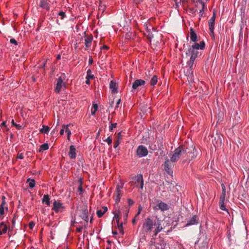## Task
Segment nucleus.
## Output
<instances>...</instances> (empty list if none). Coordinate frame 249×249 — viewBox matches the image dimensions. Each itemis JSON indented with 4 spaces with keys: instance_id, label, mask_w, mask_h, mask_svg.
<instances>
[{
    "instance_id": "obj_1",
    "label": "nucleus",
    "mask_w": 249,
    "mask_h": 249,
    "mask_svg": "<svg viewBox=\"0 0 249 249\" xmlns=\"http://www.w3.org/2000/svg\"><path fill=\"white\" fill-rule=\"evenodd\" d=\"M159 218L157 216H150L144 219L142 224V229L147 233L152 231L154 226H157L158 224Z\"/></svg>"
},
{
    "instance_id": "obj_2",
    "label": "nucleus",
    "mask_w": 249,
    "mask_h": 249,
    "mask_svg": "<svg viewBox=\"0 0 249 249\" xmlns=\"http://www.w3.org/2000/svg\"><path fill=\"white\" fill-rule=\"evenodd\" d=\"M183 154L185 155H190L193 154L194 156L199 154L198 151L196 149L194 145L190 146L183 145Z\"/></svg>"
},
{
    "instance_id": "obj_3",
    "label": "nucleus",
    "mask_w": 249,
    "mask_h": 249,
    "mask_svg": "<svg viewBox=\"0 0 249 249\" xmlns=\"http://www.w3.org/2000/svg\"><path fill=\"white\" fill-rule=\"evenodd\" d=\"M164 170L169 175H172L173 173V168L174 164L172 163V161H169L167 158L166 159L165 161L163 164Z\"/></svg>"
},
{
    "instance_id": "obj_4",
    "label": "nucleus",
    "mask_w": 249,
    "mask_h": 249,
    "mask_svg": "<svg viewBox=\"0 0 249 249\" xmlns=\"http://www.w3.org/2000/svg\"><path fill=\"white\" fill-rule=\"evenodd\" d=\"M157 205L153 208L155 210H160L162 212H164L169 210L170 208L167 204L160 200H157Z\"/></svg>"
},
{
    "instance_id": "obj_5",
    "label": "nucleus",
    "mask_w": 249,
    "mask_h": 249,
    "mask_svg": "<svg viewBox=\"0 0 249 249\" xmlns=\"http://www.w3.org/2000/svg\"><path fill=\"white\" fill-rule=\"evenodd\" d=\"M65 209V207L63 206V203L54 200L52 210L54 211L56 213H58L59 212H62Z\"/></svg>"
},
{
    "instance_id": "obj_6",
    "label": "nucleus",
    "mask_w": 249,
    "mask_h": 249,
    "mask_svg": "<svg viewBox=\"0 0 249 249\" xmlns=\"http://www.w3.org/2000/svg\"><path fill=\"white\" fill-rule=\"evenodd\" d=\"M216 18V14L215 12H213V15L211 19L209 21V30L211 32L210 35L213 36V37L214 36V22Z\"/></svg>"
},
{
    "instance_id": "obj_7",
    "label": "nucleus",
    "mask_w": 249,
    "mask_h": 249,
    "mask_svg": "<svg viewBox=\"0 0 249 249\" xmlns=\"http://www.w3.org/2000/svg\"><path fill=\"white\" fill-rule=\"evenodd\" d=\"M132 182H134L135 184L140 183V188L141 189H143L144 185V182L143 179V177L142 174L138 175L137 176H135L132 178Z\"/></svg>"
},
{
    "instance_id": "obj_8",
    "label": "nucleus",
    "mask_w": 249,
    "mask_h": 249,
    "mask_svg": "<svg viewBox=\"0 0 249 249\" xmlns=\"http://www.w3.org/2000/svg\"><path fill=\"white\" fill-rule=\"evenodd\" d=\"M85 34V44L86 46V50H87L91 46L92 41L93 40V36L91 34L88 35H87L86 32H84Z\"/></svg>"
},
{
    "instance_id": "obj_9",
    "label": "nucleus",
    "mask_w": 249,
    "mask_h": 249,
    "mask_svg": "<svg viewBox=\"0 0 249 249\" xmlns=\"http://www.w3.org/2000/svg\"><path fill=\"white\" fill-rule=\"evenodd\" d=\"M148 153V150L145 146L141 145L138 147L137 149V156H147Z\"/></svg>"
},
{
    "instance_id": "obj_10",
    "label": "nucleus",
    "mask_w": 249,
    "mask_h": 249,
    "mask_svg": "<svg viewBox=\"0 0 249 249\" xmlns=\"http://www.w3.org/2000/svg\"><path fill=\"white\" fill-rule=\"evenodd\" d=\"M88 206L86 205L81 210V213L80 214V216L81 218L84 220L87 223L88 222L89 216H88Z\"/></svg>"
},
{
    "instance_id": "obj_11",
    "label": "nucleus",
    "mask_w": 249,
    "mask_h": 249,
    "mask_svg": "<svg viewBox=\"0 0 249 249\" xmlns=\"http://www.w3.org/2000/svg\"><path fill=\"white\" fill-rule=\"evenodd\" d=\"M145 81L142 79H137L132 84V89L133 90H139L140 87L145 84Z\"/></svg>"
},
{
    "instance_id": "obj_12",
    "label": "nucleus",
    "mask_w": 249,
    "mask_h": 249,
    "mask_svg": "<svg viewBox=\"0 0 249 249\" xmlns=\"http://www.w3.org/2000/svg\"><path fill=\"white\" fill-rule=\"evenodd\" d=\"M198 220L199 218H198V217L196 215H195L190 219L187 221L185 227L197 224L198 223Z\"/></svg>"
},
{
    "instance_id": "obj_13",
    "label": "nucleus",
    "mask_w": 249,
    "mask_h": 249,
    "mask_svg": "<svg viewBox=\"0 0 249 249\" xmlns=\"http://www.w3.org/2000/svg\"><path fill=\"white\" fill-rule=\"evenodd\" d=\"M63 80L62 76H60L57 80L56 86L55 89V91L56 93H59L61 91L62 87Z\"/></svg>"
},
{
    "instance_id": "obj_14",
    "label": "nucleus",
    "mask_w": 249,
    "mask_h": 249,
    "mask_svg": "<svg viewBox=\"0 0 249 249\" xmlns=\"http://www.w3.org/2000/svg\"><path fill=\"white\" fill-rule=\"evenodd\" d=\"M223 139V136L222 135L216 133V136L214 137V139L213 141V143L214 144V141H215V144L217 145H221Z\"/></svg>"
},
{
    "instance_id": "obj_15",
    "label": "nucleus",
    "mask_w": 249,
    "mask_h": 249,
    "mask_svg": "<svg viewBox=\"0 0 249 249\" xmlns=\"http://www.w3.org/2000/svg\"><path fill=\"white\" fill-rule=\"evenodd\" d=\"M122 188H123L122 186L120 187V186L119 185H117L116 190V193H117V195H116V198H115L116 203H118L120 201L121 197L122 196L121 191L120 189Z\"/></svg>"
},
{
    "instance_id": "obj_16",
    "label": "nucleus",
    "mask_w": 249,
    "mask_h": 249,
    "mask_svg": "<svg viewBox=\"0 0 249 249\" xmlns=\"http://www.w3.org/2000/svg\"><path fill=\"white\" fill-rule=\"evenodd\" d=\"M39 6L47 10H49L50 9V4L48 2L47 0H41L40 1Z\"/></svg>"
},
{
    "instance_id": "obj_17",
    "label": "nucleus",
    "mask_w": 249,
    "mask_h": 249,
    "mask_svg": "<svg viewBox=\"0 0 249 249\" xmlns=\"http://www.w3.org/2000/svg\"><path fill=\"white\" fill-rule=\"evenodd\" d=\"M190 31V38L192 41L196 42L197 41V36L194 29L191 28Z\"/></svg>"
},
{
    "instance_id": "obj_18",
    "label": "nucleus",
    "mask_w": 249,
    "mask_h": 249,
    "mask_svg": "<svg viewBox=\"0 0 249 249\" xmlns=\"http://www.w3.org/2000/svg\"><path fill=\"white\" fill-rule=\"evenodd\" d=\"M183 145L180 146L175 149V154L172 156H180L183 155Z\"/></svg>"
},
{
    "instance_id": "obj_19",
    "label": "nucleus",
    "mask_w": 249,
    "mask_h": 249,
    "mask_svg": "<svg viewBox=\"0 0 249 249\" xmlns=\"http://www.w3.org/2000/svg\"><path fill=\"white\" fill-rule=\"evenodd\" d=\"M42 202L43 204H46L48 206L50 205V198L48 195H44L43 196Z\"/></svg>"
},
{
    "instance_id": "obj_20",
    "label": "nucleus",
    "mask_w": 249,
    "mask_h": 249,
    "mask_svg": "<svg viewBox=\"0 0 249 249\" xmlns=\"http://www.w3.org/2000/svg\"><path fill=\"white\" fill-rule=\"evenodd\" d=\"M116 83L113 81H111L110 82L109 88L110 89H112V92L113 93H117L118 92L117 88L116 87Z\"/></svg>"
},
{
    "instance_id": "obj_21",
    "label": "nucleus",
    "mask_w": 249,
    "mask_h": 249,
    "mask_svg": "<svg viewBox=\"0 0 249 249\" xmlns=\"http://www.w3.org/2000/svg\"><path fill=\"white\" fill-rule=\"evenodd\" d=\"M76 154V150L74 145H71L69 152V156H75Z\"/></svg>"
},
{
    "instance_id": "obj_22",
    "label": "nucleus",
    "mask_w": 249,
    "mask_h": 249,
    "mask_svg": "<svg viewBox=\"0 0 249 249\" xmlns=\"http://www.w3.org/2000/svg\"><path fill=\"white\" fill-rule=\"evenodd\" d=\"M49 149V145L47 143H45L40 145L39 149L37 150L39 152L46 150Z\"/></svg>"
},
{
    "instance_id": "obj_23",
    "label": "nucleus",
    "mask_w": 249,
    "mask_h": 249,
    "mask_svg": "<svg viewBox=\"0 0 249 249\" xmlns=\"http://www.w3.org/2000/svg\"><path fill=\"white\" fill-rule=\"evenodd\" d=\"M157 227L155 229L154 231V235L156 236L157 234L160 232L161 230L162 229V227L160 226V220L158 221V224L157 226Z\"/></svg>"
},
{
    "instance_id": "obj_24",
    "label": "nucleus",
    "mask_w": 249,
    "mask_h": 249,
    "mask_svg": "<svg viewBox=\"0 0 249 249\" xmlns=\"http://www.w3.org/2000/svg\"><path fill=\"white\" fill-rule=\"evenodd\" d=\"M50 130V127L47 125H43V128L39 131L41 133L47 134Z\"/></svg>"
},
{
    "instance_id": "obj_25",
    "label": "nucleus",
    "mask_w": 249,
    "mask_h": 249,
    "mask_svg": "<svg viewBox=\"0 0 249 249\" xmlns=\"http://www.w3.org/2000/svg\"><path fill=\"white\" fill-rule=\"evenodd\" d=\"M29 182V187L30 188H33L35 186V180L34 179L28 178L27 182Z\"/></svg>"
},
{
    "instance_id": "obj_26",
    "label": "nucleus",
    "mask_w": 249,
    "mask_h": 249,
    "mask_svg": "<svg viewBox=\"0 0 249 249\" xmlns=\"http://www.w3.org/2000/svg\"><path fill=\"white\" fill-rule=\"evenodd\" d=\"M120 212L119 210H118L117 212H113V214H114V218L116 219L117 224H119V222H120Z\"/></svg>"
},
{
    "instance_id": "obj_27",
    "label": "nucleus",
    "mask_w": 249,
    "mask_h": 249,
    "mask_svg": "<svg viewBox=\"0 0 249 249\" xmlns=\"http://www.w3.org/2000/svg\"><path fill=\"white\" fill-rule=\"evenodd\" d=\"M158 82V77L156 75H154L150 80V85L154 86Z\"/></svg>"
},
{
    "instance_id": "obj_28",
    "label": "nucleus",
    "mask_w": 249,
    "mask_h": 249,
    "mask_svg": "<svg viewBox=\"0 0 249 249\" xmlns=\"http://www.w3.org/2000/svg\"><path fill=\"white\" fill-rule=\"evenodd\" d=\"M79 181L80 182V185H79V186L78 187V191L80 192L79 195H81V194H83V193L84 192V189H83V187H82V178H80L79 179Z\"/></svg>"
},
{
    "instance_id": "obj_29",
    "label": "nucleus",
    "mask_w": 249,
    "mask_h": 249,
    "mask_svg": "<svg viewBox=\"0 0 249 249\" xmlns=\"http://www.w3.org/2000/svg\"><path fill=\"white\" fill-rule=\"evenodd\" d=\"M62 126H63V127H64L65 128V131L67 133L68 139V140H69L70 136L71 135V132L68 127L69 125H63Z\"/></svg>"
},
{
    "instance_id": "obj_30",
    "label": "nucleus",
    "mask_w": 249,
    "mask_h": 249,
    "mask_svg": "<svg viewBox=\"0 0 249 249\" xmlns=\"http://www.w3.org/2000/svg\"><path fill=\"white\" fill-rule=\"evenodd\" d=\"M98 110V105L97 104H93L92 106V108L91 109V114L95 115L96 112Z\"/></svg>"
},
{
    "instance_id": "obj_31",
    "label": "nucleus",
    "mask_w": 249,
    "mask_h": 249,
    "mask_svg": "<svg viewBox=\"0 0 249 249\" xmlns=\"http://www.w3.org/2000/svg\"><path fill=\"white\" fill-rule=\"evenodd\" d=\"M129 209L127 208L126 207L125 208V210H124L123 217H124V220L125 221L127 220V216H128V213H129Z\"/></svg>"
},
{
    "instance_id": "obj_32",
    "label": "nucleus",
    "mask_w": 249,
    "mask_h": 249,
    "mask_svg": "<svg viewBox=\"0 0 249 249\" xmlns=\"http://www.w3.org/2000/svg\"><path fill=\"white\" fill-rule=\"evenodd\" d=\"M87 76L86 77L93 79L94 78V75L91 74V71L90 69H89L87 72Z\"/></svg>"
},
{
    "instance_id": "obj_33",
    "label": "nucleus",
    "mask_w": 249,
    "mask_h": 249,
    "mask_svg": "<svg viewBox=\"0 0 249 249\" xmlns=\"http://www.w3.org/2000/svg\"><path fill=\"white\" fill-rule=\"evenodd\" d=\"M192 50H194L200 49V45L198 43L195 42V43L191 47Z\"/></svg>"
},
{
    "instance_id": "obj_34",
    "label": "nucleus",
    "mask_w": 249,
    "mask_h": 249,
    "mask_svg": "<svg viewBox=\"0 0 249 249\" xmlns=\"http://www.w3.org/2000/svg\"><path fill=\"white\" fill-rule=\"evenodd\" d=\"M96 213L98 217L100 218L103 216L105 213L102 210H99L97 211Z\"/></svg>"
},
{
    "instance_id": "obj_35",
    "label": "nucleus",
    "mask_w": 249,
    "mask_h": 249,
    "mask_svg": "<svg viewBox=\"0 0 249 249\" xmlns=\"http://www.w3.org/2000/svg\"><path fill=\"white\" fill-rule=\"evenodd\" d=\"M179 158V157H171V159L169 160V161H172V163L174 164L175 162L178 160Z\"/></svg>"
},
{
    "instance_id": "obj_36",
    "label": "nucleus",
    "mask_w": 249,
    "mask_h": 249,
    "mask_svg": "<svg viewBox=\"0 0 249 249\" xmlns=\"http://www.w3.org/2000/svg\"><path fill=\"white\" fill-rule=\"evenodd\" d=\"M219 206H220V208L221 210H222L223 211H227V210L226 209L225 206L224 205V202H219Z\"/></svg>"
},
{
    "instance_id": "obj_37",
    "label": "nucleus",
    "mask_w": 249,
    "mask_h": 249,
    "mask_svg": "<svg viewBox=\"0 0 249 249\" xmlns=\"http://www.w3.org/2000/svg\"><path fill=\"white\" fill-rule=\"evenodd\" d=\"M4 209L2 208V206H0V217L3 218V215L4 214Z\"/></svg>"
},
{
    "instance_id": "obj_38",
    "label": "nucleus",
    "mask_w": 249,
    "mask_h": 249,
    "mask_svg": "<svg viewBox=\"0 0 249 249\" xmlns=\"http://www.w3.org/2000/svg\"><path fill=\"white\" fill-rule=\"evenodd\" d=\"M120 144L119 139H116L114 142V147L116 148Z\"/></svg>"
},
{
    "instance_id": "obj_39",
    "label": "nucleus",
    "mask_w": 249,
    "mask_h": 249,
    "mask_svg": "<svg viewBox=\"0 0 249 249\" xmlns=\"http://www.w3.org/2000/svg\"><path fill=\"white\" fill-rule=\"evenodd\" d=\"M117 123H111L110 125L109 126V131H111L114 128H116L117 127Z\"/></svg>"
},
{
    "instance_id": "obj_40",
    "label": "nucleus",
    "mask_w": 249,
    "mask_h": 249,
    "mask_svg": "<svg viewBox=\"0 0 249 249\" xmlns=\"http://www.w3.org/2000/svg\"><path fill=\"white\" fill-rule=\"evenodd\" d=\"M0 126L3 129H4V128H5L6 131L9 130V128H7V126L6 125V122H3L1 124Z\"/></svg>"
},
{
    "instance_id": "obj_41",
    "label": "nucleus",
    "mask_w": 249,
    "mask_h": 249,
    "mask_svg": "<svg viewBox=\"0 0 249 249\" xmlns=\"http://www.w3.org/2000/svg\"><path fill=\"white\" fill-rule=\"evenodd\" d=\"M105 141L107 142L108 145H111L112 143V138L110 136L108 137L107 139L105 140Z\"/></svg>"
},
{
    "instance_id": "obj_42",
    "label": "nucleus",
    "mask_w": 249,
    "mask_h": 249,
    "mask_svg": "<svg viewBox=\"0 0 249 249\" xmlns=\"http://www.w3.org/2000/svg\"><path fill=\"white\" fill-rule=\"evenodd\" d=\"M192 50L191 47L188 49V50L186 52V54L188 56L192 55Z\"/></svg>"
},
{
    "instance_id": "obj_43",
    "label": "nucleus",
    "mask_w": 249,
    "mask_h": 249,
    "mask_svg": "<svg viewBox=\"0 0 249 249\" xmlns=\"http://www.w3.org/2000/svg\"><path fill=\"white\" fill-rule=\"evenodd\" d=\"M225 196H226V195L221 194V195L220 197L219 202H224Z\"/></svg>"
},
{
    "instance_id": "obj_44",
    "label": "nucleus",
    "mask_w": 249,
    "mask_h": 249,
    "mask_svg": "<svg viewBox=\"0 0 249 249\" xmlns=\"http://www.w3.org/2000/svg\"><path fill=\"white\" fill-rule=\"evenodd\" d=\"M199 44L200 45L201 50H203L204 49L205 46V43L204 41H201L200 43H199Z\"/></svg>"
},
{
    "instance_id": "obj_45",
    "label": "nucleus",
    "mask_w": 249,
    "mask_h": 249,
    "mask_svg": "<svg viewBox=\"0 0 249 249\" xmlns=\"http://www.w3.org/2000/svg\"><path fill=\"white\" fill-rule=\"evenodd\" d=\"M58 15L61 16V19H63L66 17L65 13L62 11L59 12Z\"/></svg>"
},
{
    "instance_id": "obj_46",
    "label": "nucleus",
    "mask_w": 249,
    "mask_h": 249,
    "mask_svg": "<svg viewBox=\"0 0 249 249\" xmlns=\"http://www.w3.org/2000/svg\"><path fill=\"white\" fill-rule=\"evenodd\" d=\"M142 209V206L141 205H140L139 206V207H138V212H137V213L136 214V216H138L139 215V214H140Z\"/></svg>"
},
{
    "instance_id": "obj_47",
    "label": "nucleus",
    "mask_w": 249,
    "mask_h": 249,
    "mask_svg": "<svg viewBox=\"0 0 249 249\" xmlns=\"http://www.w3.org/2000/svg\"><path fill=\"white\" fill-rule=\"evenodd\" d=\"M35 225V223L33 221H31L29 224V227L30 229H33Z\"/></svg>"
},
{
    "instance_id": "obj_48",
    "label": "nucleus",
    "mask_w": 249,
    "mask_h": 249,
    "mask_svg": "<svg viewBox=\"0 0 249 249\" xmlns=\"http://www.w3.org/2000/svg\"><path fill=\"white\" fill-rule=\"evenodd\" d=\"M127 201L129 206H132L134 203V201L130 198H128Z\"/></svg>"
},
{
    "instance_id": "obj_49",
    "label": "nucleus",
    "mask_w": 249,
    "mask_h": 249,
    "mask_svg": "<svg viewBox=\"0 0 249 249\" xmlns=\"http://www.w3.org/2000/svg\"><path fill=\"white\" fill-rule=\"evenodd\" d=\"M194 62H192L191 61H189L188 62H187V64L188 65V66H189L190 67V69L191 70H192L193 68V64H194Z\"/></svg>"
},
{
    "instance_id": "obj_50",
    "label": "nucleus",
    "mask_w": 249,
    "mask_h": 249,
    "mask_svg": "<svg viewBox=\"0 0 249 249\" xmlns=\"http://www.w3.org/2000/svg\"><path fill=\"white\" fill-rule=\"evenodd\" d=\"M199 53V52L197 51V50H192V54L193 55H195V56H198V54Z\"/></svg>"
},
{
    "instance_id": "obj_51",
    "label": "nucleus",
    "mask_w": 249,
    "mask_h": 249,
    "mask_svg": "<svg viewBox=\"0 0 249 249\" xmlns=\"http://www.w3.org/2000/svg\"><path fill=\"white\" fill-rule=\"evenodd\" d=\"M10 42L11 43L14 44L15 45H18V42L14 38H11L10 39Z\"/></svg>"
},
{
    "instance_id": "obj_52",
    "label": "nucleus",
    "mask_w": 249,
    "mask_h": 249,
    "mask_svg": "<svg viewBox=\"0 0 249 249\" xmlns=\"http://www.w3.org/2000/svg\"><path fill=\"white\" fill-rule=\"evenodd\" d=\"M99 8H103V11H104L105 9V7L106 6L105 5H103L102 4V0H100V1H99Z\"/></svg>"
},
{
    "instance_id": "obj_53",
    "label": "nucleus",
    "mask_w": 249,
    "mask_h": 249,
    "mask_svg": "<svg viewBox=\"0 0 249 249\" xmlns=\"http://www.w3.org/2000/svg\"><path fill=\"white\" fill-rule=\"evenodd\" d=\"M197 57V56H195V55H193V54H192V55L191 56V57H190V60H189V61H192V62H194V61H195V60L196 58Z\"/></svg>"
},
{
    "instance_id": "obj_54",
    "label": "nucleus",
    "mask_w": 249,
    "mask_h": 249,
    "mask_svg": "<svg viewBox=\"0 0 249 249\" xmlns=\"http://www.w3.org/2000/svg\"><path fill=\"white\" fill-rule=\"evenodd\" d=\"M125 38L127 39H129L131 38V34L129 33H127L125 35Z\"/></svg>"
},
{
    "instance_id": "obj_55",
    "label": "nucleus",
    "mask_w": 249,
    "mask_h": 249,
    "mask_svg": "<svg viewBox=\"0 0 249 249\" xmlns=\"http://www.w3.org/2000/svg\"><path fill=\"white\" fill-rule=\"evenodd\" d=\"M82 229H83V227L80 226L79 227L77 228V229H76V231L78 233H80L82 231Z\"/></svg>"
},
{
    "instance_id": "obj_56",
    "label": "nucleus",
    "mask_w": 249,
    "mask_h": 249,
    "mask_svg": "<svg viewBox=\"0 0 249 249\" xmlns=\"http://www.w3.org/2000/svg\"><path fill=\"white\" fill-rule=\"evenodd\" d=\"M7 231V225H4L3 228L2 229V232L3 233H5Z\"/></svg>"
},
{
    "instance_id": "obj_57",
    "label": "nucleus",
    "mask_w": 249,
    "mask_h": 249,
    "mask_svg": "<svg viewBox=\"0 0 249 249\" xmlns=\"http://www.w3.org/2000/svg\"><path fill=\"white\" fill-rule=\"evenodd\" d=\"M123 222H122L121 223H120V222H119V224H117V227H118V228L119 229V230L123 228Z\"/></svg>"
},
{
    "instance_id": "obj_58",
    "label": "nucleus",
    "mask_w": 249,
    "mask_h": 249,
    "mask_svg": "<svg viewBox=\"0 0 249 249\" xmlns=\"http://www.w3.org/2000/svg\"><path fill=\"white\" fill-rule=\"evenodd\" d=\"M189 11L192 14L195 13L197 11L194 8H190Z\"/></svg>"
},
{
    "instance_id": "obj_59",
    "label": "nucleus",
    "mask_w": 249,
    "mask_h": 249,
    "mask_svg": "<svg viewBox=\"0 0 249 249\" xmlns=\"http://www.w3.org/2000/svg\"><path fill=\"white\" fill-rule=\"evenodd\" d=\"M201 3L202 4L203 7H202V9L200 10L199 13H202V14H201V16H202L203 13V12H204V8L205 4L203 2H201Z\"/></svg>"
},
{
    "instance_id": "obj_60",
    "label": "nucleus",
    "mask_w": 249,
    "mask_h": 249,
    "mask_svg": "<svg viewBox=\"0 0 249 249\" xmlns=\"http://www.w3.org/2000/svg\"><path fill=\"white\" fill-rule=\"evenodd\" d=\"M149 148L151 150H156V145L151 144L149 146Z\"/></svg>"
},
{
    "instance_id": "obj_61",
    "label": "nucleus",
    "mask_w": 249,
    "mask_h": 249,
    "mask_svg": "<svg viewBox=\"0 0 249 249\" xmlns=\"http://www.w3.org/2000/svg\"><path fill=\"white\" fill-rule=\"evenodd\" d=\"M93 59L92 58V57H91V56H90V57H89V65H92V64L93 63Z\"/></svg>"
},
{
    "instance_id": "obj_62",
    "label": "nucleus",
    "mask_w": 249,
    "mask_h": 249,
    "mask_svg": "<svg viewBox=\"0 0 249 249\" xmlns=\"http://www.w3.org/2000/svg\"><path fill=\"white\" fill-rule=\"evenodd\" d=\"M159 154H160V156H162V154H163V156L165 155V152L163 153V150H161V149H160V153H158V152L157 153V155H158Z\"/></svg>"
},
{
    "instance_id": "obj_63",
    "label": "nucleus",
    "mask_w": 249,
    "mask_h": 249,
    "mask_svg": "<svg viewBox=\"0 0 249 249\" xmlns=\"http://www.w3.org/2000/svg\"><path fill=\"white\" fill-rule=\"evenodd\" d=\"M15 127H16L17 129L20 130L22 128V126L19 124H15Z\"/></svg>"
},
{
    "instance_id": "obj_64",
    "label": "nucleus",
    "mask_w": 249,
    "mask_h": 249,
    "mask_svg": "<svg viewBox=\"0 0 249 249\" xmlns=\"http://www.w3.org/2000/svg\"><path fill=\"white\" fill-rule=\"evenodd\" d=\"M101 49L102 50V49H105V50H108L109 49V47L107 46V45H103L101 48Z\"/></svg>"
}]
</instances>
